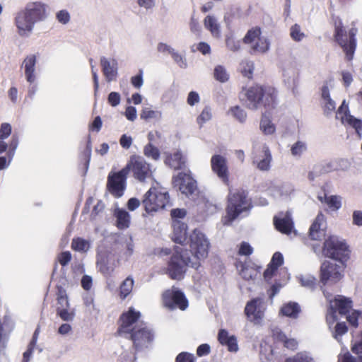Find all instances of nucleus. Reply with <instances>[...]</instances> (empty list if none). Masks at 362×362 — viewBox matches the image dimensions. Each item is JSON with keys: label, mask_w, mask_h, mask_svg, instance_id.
Segmentation results:
<instances>
[{"label": "nucleus", "mask_w": 362, "mask_h": 362, "mask_svg": "<svg viewBox=\"0 0 362 362\" xmlns=\"http://www.w3.org/2000/svg\"><path fill=\"white\" fill-rule=\"evenodd\" d=\"M252 207V199L246 190L230 191L227 196L226 214L222 218L223 224L230 226L235 220L247 216Z\"/></svg>", "instance_id": "nucleus-3"}, {"label": "nucleus", "mask_w": 362, "mask_h": 362, "mask_svg": "<svg viewBox=\"0 0 362 362\" xmlns=\"http://www.w3.org/2000/svg\"><path fill=\"white\" fill-rule=\"evenodd\" d=\"M353 224L357 226H362V211L356 210L353 212Z\"/></svg>", "instance_id": "nucleus-64"}, {"label": "nucleus", "mask_w": 362, "mask_h": 362, "mask_svg": "<svg viewBox=\"0 0 362 362\" xmlns=\"http://www.w3.org/2000/svg\"><path fill=\"white\" fill-rule=\"evenodd\" d=\"M172 185L187 197L193 194L197 189V184L189 170L180 172L172 177Z\"/></svg>", "instance_id": "nucleus-10"}, {"label": "nucleus", "mask_w": 362, "mask_h": 362, "mask_svg": "<svg viewBox=\"0 0 362 362\" xmlns=\"http://www.w3.org/2000/svg\"><path fill=\"white\" fill-rule=\"evenodd\" d=\"M160 52H168L170 54L174 61L181 68H185L187 66L185 59L181 54L175 52L174 49L171 48L166 44L160 43Z\"/></svg>", "instance_id": "nucleus-33"}, {"label": "nucleus", "mask_w": 362, "mask_h": 362, "mask_svg": "<svg viewBox=\"0 0 362 362\" xmlns=\"http://www.w3.org/2000/svg\"><path fill=\"white\" fill-rule=\"evenodd\" d=\"M120 95L117 92H111L107 98L108 103L112 106L115 107L120 103Z\"/></svg>", "instance_id": "nucleus-62"}, {"label": "nucleus", "mask_w": 362, "mask_h": 362, "mask_svg": "<svg viewBox=\"0 0 362 362\" xmlns=\"http://www.w3.org/2000/svg\"><path fill=\"white\" fill-rule=\"evenodd\" d=\"M335 107H336L335 103L332 98L325 100L323 110L326 115L331 114L333 111H334Z\"/></svg>", "instance_id": "nucleus-58"}, {"label": "nucleus", "mask_w": 362, "mask_h": 362, "mask_svg": "<svg viewBox=\"0 0 362 362\" xmlns=\"http://www.w3.org/2000/svg\"><path fill=\"white\" fill-rule=\"evenodd\" d=\"M189 247L192 257V267L197 269L201 266V261L208 257L210 243L202 232L194 229L189 235Z\"/></svg>", "instance_id": "nucleus-4"}, {"label": "nucleus", "mask_w": 362, "mask_h": 362, "mask_svg": "<svg viewBox=\"0 0 362 362\" xmlns=\"http://www.w3.org/2000/svg\"><path fill=\"white\" fill-rule=\"evenodd\" d=\"M274 225L277 230L281 233L288 235L293 227L292 220L289 217L274 218Z\"/></svg>", "instance_id": "nucleus-31"}, {"label": "nucleus", "mask_w": 362, "mask_h": 362, "mask_svg": "<svg viewBox=\"0 0 362 362\" xmlns=\"http://www.w3.org/2000/svg\"><path fill=\"white\" fill-rule=\"evenodd\" d=\"M278 268L274 266L273 264L269 263L267 268L264 272L263 276L264 279L267 281H269L272 279L275 272L277 271Z\"/></svg>", "instance_id": "nucleus-59"}, {"label": "nucleus", "mask_w": 362, "mask_h": 362, "mask_svg": "<svg viewBox=\"0 0 362 362\" xmlns=\"http://www.w3.org/2000/svg\"><path fill=\"white\" fill-rule=\"evenodd\" d=\"M100 66L103 74L108 82L116 78L117 75V63L116 60H109L106 57H102L100 58Z\"/></svg>", "instance_id": "nucleus-23"}, {"label": "nucleus", "mask_w": 362, "mask_h": 362, "mask_svg": "<svg viewBox=\"0 0 362 362\" xmlns=\"http://www.w3.org/2000/svg\"><path fill=\"white\" fill-rule=\"evenodd\" d=\"M226 45L227 48L232 52H237L240 48V41L236 40L233 35L226 36Z\"/></svg>", "instance_id": "nucleus-45"}, {"label": "nucleus", "mask_w": 362, "mask_h": 362, "mask_svg": "<svg viewBox=\"0 0 362 362\" xmlns=\"http://www.w3.org/2000/svg\"><path fill=\"white\" fill-rule=\"evenodd\" d=\"M325 217L322 212H320L311 224L308 231L309 240L318 242L317 244H310L314 252H320L321 250L320 243L323 240H325Z\"/></svg>", "instance_id": "nucleus-9"}, {"label": "nucleus", "mask_w": 362, "mask_h": 362, "mask_svg": "<svg viewBox=\"0 0 362 362\" xmlns=\"http://www.w3.org/2000/svg\"><path fill=\"white\" fill-rule=\"evenodd\" d=\"M11 133V126L8 123H3L0 127V139H7Z\"/></svg>", "instance_id": "nucleus-57"}, {"label": "nucleus", "mask_w": 362, "mask_h": 362, "mask_svg": "<svg viewBox=\"0 0 362 362\" xmlns=\"http://www.w3.org/2000/svg\"><path fill=\"white\" fill-rule=\"evenodd\" d=\"M334 40L343 49L349 60H351L356 47V35L357 29L351 28L348 33L344 30L342 21L337 18L334 20Z\"/></svg>", "instance_id": "nucleus-5"}, {"label": "nucleus", "mask_w": 362, "mask_h": 362, "mask_svg": "<svg viewBox=\"0 0 362 362\" xmlns=\"http://www.w3.org/2000/svg\"><path fill=\"white\" fill-rule=\"evenodd\" d=\"M204 24L205 28L210 31L214 37H221L220 25L214 16H207L204 18Z\"/></svg>", "instance_id": "nucleus-35"}, {"label": "nucleus", "mask_w": 362, "mask_h": 362, "mask_svg": "<svg viewBox=\"0 0 362 362\" xmlns=\"http://www.w3.org/2000/svg\"><path fill=\"white\" fill-rule=\"evenodd\" d=\"M18 137L16 135H13L11 140L8 145V156L10 159L13 158V156L15 154L16 150L18 148Z\"/></svg>", "instance_id": "nucleus-53"}, {"label": "nucleus", "mask_w": 362, "mask_h": 362, "mask_svg": "<svg viewBox=\"0 0 362 362\" xmlns=\"http://www.w3.org/2000/svg\"><path fill=\"white\" fill-rule=\"evenodd\" d=\"M262 30L259 27H254L250 29L243 38V42L251 44L257 41L251 47V53H265L269 49L270 43L267 38L261 37Z\"/></svg>", "instance_id": "nucleus-14"}, {"label": "nucleus", "mask_w": 362, "mask_h": 362, "mask_svg": "<svg viewBox=\"0 0 362 362\" xmlns=\"http://www.w3.org/2000/svg\"><path fill=\"white\" fill-rule=\"evenodd\" d=\"M253 252V248L251 247V245L247 243V242H242L238 254L240 255H244V256H249Z\"/></svg>", "instance_id": "nucleus-55"}, {"label": "nucleus", "mask_w": 362, "mask_h": 362, "mask_svg": "<svg viewBox=\"0 0 362 362\" xmlns=\"http://www.w3.org/2000/svg\"><path fill=\"white\" fill-rule=\"evenodd\" d=\"M192 263L187 252L177 247L168 261L166 274L172 279L180 280L184 278L186 267H192Z\"/></svg>", "instance_id": "nucleus-7"}, {"label": "nucleus", "mask_w": 362, "mask_h": 362, "mask_svg": "<svg viewBox=\"0 0 362 362\" xmlns=\"http://www.w3.org/2000/svg\"><path fill=\"white\" fill-rule=\"evenodd\" d=\"M196 357L189 352H181L175 358V362H195Z\"/></svg>", "instance_id": "nucleus-50"}, {"label": "nucleus", "mask_w": 362, "mask_h": 362, "mask_svg": "<svg viewBox=\"0 0 362 362\" xmlns=\"http://www.w3.org/2000/svg\"><path fill=\"white\" fill-rule=\"evenodd\" d=\"M127 170V174L132 170L134 177L140 182L145 180L151 174L149 165L144 158L139 156H132L127 165L124 167Z\"/></svg>", "instance_id": "nucleus-15"}, {"label": "nucleus", "mask_w": 362, "mask_h": 362, "mask_svg": "<svg viewBox=\"0 0 362 362\" xmlns=\"http://www.w3.org/2000/svg\"><path fill=\"white\" fill-rule=\"evenodd\" d=\"M240 100L245 106L252 110H256L260 107L272 110L276 105V90L269 86L255 84L247 88H243Z\"/></svg>", "instance_id": "nucleus-2"}, {"label": "nucleus", "mask_w": 362, "mask_h": 362, "mask_svg": "<svg viewBox=\"0 0 362 362\" xmlns=\"http://www.w3.org/2000/svg\"><path fill=\"white\" fill-rule=\"evenodd\" d=\"M48 5L40 1H30L15 17V23L21 36H29L40 22L45 21L48 16Z\"/></svg>", "instance_id": "nucleus-1"}, {"label": "nucleus", "mask_w": 362, "mask_h": 362, "mask_svg": "<svg viewBox=\"0 0 362 362\" xmlns=\"http://www.w3.org/2000/svg\"><path fill=\"white\" fill-rule=\"evenodd\" d=\"M165 163L170 168L178 170L185 168L186 160L180 151L170 153L166 156Z\"/></svg>", "instance_id": "nucleus-26"}, {"label": "nucleus", "mask_w": 362, "mask_h": 362, "mask_svg": "<svg viewBox=\"0 0 362 362\" xmlns=\"http://www.w3.org/2000/svg\"><path fill=\"white\" fill-rule=\"evenodd\" d=\"M269 263L273 264L276 267L279 268L284 263V257H283L282 254L279 252H275L273 255L272 258Z\"/></svg>", "instance_id": "nucleus-61"}, {"label": "nucleus", "mask_w": 362, "mask_h": 362, "mask_svg": "<svg viewBox=\"0 0 362 362\" xmlns=\"http://www.w3.org/2000/svg\"><path fill=\"white\" fill-rule=\"evenodd\" d=\"M127 170L122 168L118 172H110L107 177V187L115 197H121L126 189Z\"/></svg>", "instance_id": "nucleus-13"}, {"label": "nucleus", "mask_w": 362, "mask_h": 362, "mask_svg": "<svg viewBox=\"0 0 362 362\" xmlns=\"http://www.w3.org/2000/svg\"><path fill=\"white\" fill-rule=\"evenodd\" d=\"M272 155L269 148L264 146L258 155L254 158V163L260 170H268L270 168Z\"/></svg>", "instance_id": "nucleus-25"}, {"label": "nucleus", "mask_w": 362, "mask_h": 362, "mask_svg": "<svg viewBox=\"0 0 362 362\" xmlns=\"http://www.w3.org/2000/svg\"><path fill=\"white\" fill-rule=\"evenodd\" d=\"M325 257L346 262L350 257L351 250L346 240L337 236L330 235L323 243L321 247Z\"/></svg>", "instance_id": "nucleus-6"}, {"label": "nucleus", "mask_w": 362, "mask_h": 362, "mask_svg": "<svg viewBox=\"0 0 362 362\" xmlns=\"http://www.w3.org/2000/svg\"><path fill=\"white\" fill-rule=\"evenodd\" d=\"M348 332V327L346 326V322H337L334 327V337L335 339H338V337H341L342 335L346 334Z\"/></svg>", "instance_id": "nucleus-49"}, {"label": "nucleus", "mask_w": 362, "mask_h": 362, "mask_svg": "<svg viewBox=\"0 0 362 362\" xmlns=\"http://www.w3.org/2000/svg\"><path fill=\"white\" fill-rule=\"evenodd\" d=\"M212 171L226 185L229 184V170L226 158L221 155H214L211 158Z\"/></svg>", "instance_id": "nucleus-18"}, {"label": "nucleus", "mask_w": 362, "mask_h": 362, "mask_svg": "<svg viewBox=\"0 0 362 362\" xmlns=\"http://www.w3.org/2000/svg\"><path fill=\"white\" fill-rule=\"evenodd\" d=\"M300 312L301 309L298 303L291 301L282 305L279 314L292 319H296Z\"/></svg>", "instance_id": "nucleus-30"}, {"label": "nucleus", "mask_w": 362, "mask_h": 362, "mask_svg": "<svg viewBox=\"0 0 362 362\" xmlns=\"http://www.w3.org/2000/svg\"><path fill=\"white\" fill-rule=\"evenodd\" d=\"M141 313L136 311L133 307H130L127 312L123 313L119 317V326L118 334L122 337H126L137 329L141 325H145L140 321Z\"/></svg>", "instance_id": "nucleus-8"}, {"label": "nucleus", "mask_w": 362, "mask_h": 362, "mask_svg": "<svg viewBox=\"0 0 362 362\" xmlns=\"http://www.w3.org/2000/svg\"><path fill=\"white\" fill-rule=\"evenodd\" d=\"M337 117L344 125L354 128L359 139H361L362 121L350 115L349 106L344 100L337 112Z\"/></svg>", "instance_id": "nucleus-17"}, {"label": "nucleus", "mask_w": 362, "mask_h": 362, "mask_svg": "<svg viewBox=\"0 0 362 362\" xmlns=\"http://www.w3.org/2000/svg\"><path fill=\"white\" fill-rule=\"evenodd\" d=\"M211 348L208 344H202L197 349V355L199 357L207 356L210 354Z\"/></svg>", "instance_id": "nucleus-63"}, {"label": "nucleus", "mask_w": 362, "mask_h": 362, "mask_svg": "<svg viewBox=\"0 0 362 362\" xmlns=\"http://www.w3.org/2000/svg\"><path fill=\"white\" fill-rule=\"evenodd\" d=\"M229 112L231 113L233 117L240 123H244L247 119L246 112L239 105L231 107Z\"/></svg>", "instance_id": "nucleus-39"}, {"label": "nucleus", "mask_w": 362, "mask_h": 362, "mask_svg": "<svg viewBox=\"0 0 362 362\" xmlns=\"http://www.w3.org/2000/svg\"><path fill=\"white\" fill-rule=\"evenodd\" d=\"M144 153L148 158H151L155 160L158 158V149L151 143H148L145 146L144 148Z\"/></svg>", "instance_id": "nucleus-41"}, {"label": "nucleus", "mask_w": 362, "mask_h": 362, "mask_svg": "<svg viewBox=\"0 0 362 362\" xmlns=\"http://www.w3.org/2000/svg\"><path fill=\"white\" fill-rule=\"evenodd\" d=\"M360 315L361 313L359 311L354 310L346 317V320L351 325L354 327H357L358 325V320Z\"/></svg>", "instance_id": "nucleus-60"}, {"label": "nucleus", "mask_w": 362, "mask_h": 362, "mask_svg": "<svg viewBox=\"0 0 362 362\" xmlns=\"http://www.w3.org/2000/svg\"><path fill=\"white\" fill-rule=\"evenodd\" d=\"M173 204L168 192H160V209H168Z\"/></svg>", "instance_id": "nucleus-47"}, {"label": "nucleus", "mask_w": 362, "mask_h": 362, "mask_svg": "<svg viewBox=\"0 0 362 362\" xmlns=\"http://www.w3.org/2000/svg\"><path fill=\"white\" fill-rule=\"evenodd\" d=\"M271 336L276 344H282L284 347L296 350L298 348V341L293 338H288L286 334L278 327H274L271 329Z\"/></svg>", "instance_id": "nucleus-20"}, {"label": "nucleus", "mask_w": 362, "mask_h": 362, "mask_svg": "<svg viewBox=\"0 0 362 362\" xmlns=\"http://www.w3.org/2000/svg\"><path fill=\"white\" fill-rule=\"evenodd\" d=\"M134 286V280L132 277L128 276L123 281L120 285L119 296L122 299H124L131 292Z\"/></svg>", "instance_id": "nucleus-37"}, {"label": "nucleus", "mask_w": 362, "mask_h": 362, "mask_svg": "<svg viewBox=\"0 0 362 362\" xmlns=\"http://www.w3.org/2000/svg\"><path fill=\"white\" fill-rule=\"evenodd\" d=\"M71 247L78 252H86L89 248V243L83 238H77L73 240Z\"/></svg>", "instance_id": "nucleus-40"}, {"label": "nucleus", "mask_w": 362, "mask_h": 362, "mask_svg": "<svg viewBox=\"0 0 362 362\" xmlns=\"http://www.w3.org/2000/svg\"><path fill=\"white\" fill-rule=\"evenodd\" d=\"M57 314L64 321H72L74 317V313L73 312H69L68 309H59L57 310Z\"/></svg>", "instance_id": "nucleus-54"}, {"label": "nucleus", "mask_w": 362, "mask_h": 362, "mask_svg": "<svg viewBox=\"0 0 362 362\" xmlns=\"http://www.w3.org/2000/svg\"><path fill=\"white\" fill-rule=\"evenodd\" d=\"M260 271L261 267L256 265L250 261L245 262L241 264L240 274L244 279L249 281L255 279L260 273Z\"/></svg>", "instance_id": "nucleus-28"}, {"label": "nucleus", "mask_w": 362, "mask_h": 362, "mask_svg": "<svg viewBox=\"0 0 362 362\" xmlns=\"http://www.w3.org/2000/svg\"><path fill=\"white\" fill-rule=\"evenodd\" d=\"M285 362H313V358L305 353L299 352L294 356L286 358Z\"/></svg>", "instance_id": "nucleus-46"}, {"label": "nucleus", "mask_w": 362, "mask_h": 362, "mask_svg": "<svg viewBox=\"0 0 362 362\" xmlns=\"http://www.w3.org/2000/svg\"><path fill=\"white\" fill-rule=\"evenodd\" d=\"M9 318L5 316L3 322H0V354H3L6 346V334H4V327L7 325Z\"/></svg>", "instance_id": "nucleus-42"}, {"label": "nucleus", "mask_w": 362, "mask_h": 362, "mask_svg": "<svg viewBox=\"0 0 362 362\" xmlns=\"http://www.w3.org/2000/svg\"><path fill=\"white\" fill-rule=\"evenodd\" d=\"M317 198L322 203H325L332 211H337L341 207V197L339 195L325 194L324 197L318 196Z\"/></svg>", "instance_id": "nucleus-32"}, {"label": "nucleus", "mask_w": 362, "mask_h": 362, "mask_svg": "<svg viewBox=\"0 0 362 362\" xmlns=\"http://www.w3.org/2000/svg\"><path fill=\"white\" fill-rule=\"evenodd\" d=\"M124 337L130 339L135 349L140 351L149 347L154 339V334L150 327L145 324L141 325L137 329Z\"/></svg>", "instance_id": "nucleus-11"}, {"label": "nucleus", "mask_w": 362, "mask_h": 362, "mask_svg": "<svg viewBox=\"0 0 362 362\" xmlns=\"http://www.w3.org/2000/svg\"><path fill=\"white\" fill-rule=\"evenodd\" d=\"M142 204L146 214L154 216L158 210V190L152 187L144 194Z\"/></svg>", "instance_id": "nucleus-19"}, {"label": "nucleus", "mask_w": 362, "mask_h": 362, "mask_svg": "<svg viewBox=\"0 0 362 362\" xmlns=\"http://www.w3.org/2000/svg\"><path fill=\"white\" fill-rule=\"evenodd\" d=\"M260 129L265 134H272L275 132V126L272 122L269 116L266 114H263L261 118Z\"/></svg>", "instance_id": "nucleus-36"}, {"label": "nucleus", "mask_w": 362, "mask_h": 362, "mask_svg": "<svg viewBox=\"0 0 362 362\" xmlns=\"http://www.w3.org/2000/svg\"><path fill=\"white\" fill-rule=\"evenodd\" d=\"M314 168V171H310L308 173V178L310 181H314L316 177L320 176L325 173V168L322 165H316Z\"/></svg>", "instance_id": "nucleus-56"}, {"label": "nucleus", "mask_w": 362, "mask_h": 362, "mask_svg": "<svg viewBox=\"0 0 362 362\" xmlns=\"http://www.w3.org/2000/svg\"><path fill=\"white\" fill-rule=\"evenodd\" d=\"M211 110L208 106L205 107L202 111L201 114L197 118V124L202 127L205 122L211 119Z\"/></svg>", "instance_id": "nucleus-43"}, {"label": "nucleus", "mask_w": 362, "mask_h": 362, "mask_svg": "<svg viewBox=\"0 0 362 362\" xmlns=\"http://www.w3.org/2000/svg\"><path fill=\"white\" fill-rule=\"evenodd\" d=\"M333 303L331 305L332 309H334V312L338 311L340 315L348 314L352 307V301L349 298L341 296L335 297Z\"/></svg>", "instance_id": "nucleus-29"}, {"label": "nucleus", "mask_w": 362, "mask_h": 362, "mask_svg": "<svg viewBox=\"0 0 362 362\" xmlns=\"http://www.w3.org/2000/svg\"><path fill=\"white\" fill-rule=\"evenodd\" d=\"M262 299L256 298L247 302L245 308V313L251 321L259 322L263 317V313L259 309Z\"/></svg>", "instance_id": "nucleus-21"}, {"label": "nucleus", "mask_w": 362, "mask_h": 362, "mask_svg": "<svg viewBox=\"0 0 362 362\" xmlns=\"http://www.w3.org/2000/svg\"><path fill=\"white\" fill-rule=\"evenodd\" d=\"M214 78L221 82L225 83L229 80V74L227 73L226 69L222 65H217L214 71Z\"/></svg>", "instance_id": "nucleus-38"}, {"label": "nucleus", "mask_w": 362, "mask_h": 362, "mask_svg": "<svg viewBox=\"0 0 362 362\" xmlns=\"http://www.w3.org/2000/svg\"><path fill=\"white\" fill-rule=\"evenodd\" d=\"M254 71V63L250 61H246L243 63L242 74L243 76L251 78Z\"/></svg>", "instance_id": "nucleus-52"}, {"label": "nucleus", "mask_w": 362, "mask_h": 362, "mask_svg": "<svg viewBox=\"0 0 362 362\" xmlns=\"http://www.w3.org/2000/svg\"><path fill=\"white\" fill-rule=\"evenodd\" d=\"M115 216L117 218V226L119 229H124L129 227L130 223L129 214L121 209H117L115 211Z\"/></svg>", "instance_id": "nucleus-34"}, {"label": "nucleus", "mask_w": 362, "mask_h": 362, "mask_svg": "<svg viewBox=\"0 0 362 362\" xmlns=\"http://www.w3.org/2000/svg\"><path fill=\"white\" fill-rule=\"evenodd\" d=\"M56 18L61 24L66 25L70 21L71 16L68 11L63 9L56 13Z\"/></svg>", "instance_id": "nucleus-51"}, {"label": "nucleus", "mask_w": 362, "mask_h": 362, "mask_svg": "<svg viewBox=\"0 0 362 362\" xmlns=\"http://www.w3.org/2000/svg\"><path fill=\"white\" fill-rule=\"evenodd\" d=\"M173 240L175 243H179L180 245H184L187 241V226L186 223L179 221L174 220L173 221Z\"/></svg>", "instance_id": "nucleus-24"}, {"label": "nucleus", "mask_w": 362, "mask_h": 362, "mask_svg": "<svg viewBox=\"0 0 362 362\" xmlns=\"http://www.w3.org/2000/svg\"><path fill=\"white\" fill-rule=\"evenodd\" d=\"M290 35L296 42H300L305 37V34L301 31L300 26L296 23L291 26Z\"/></svg>", "instance_id": "nucleus-44"}, {"label": "nucleus", "mask_w": 362, "mask_h": 362, "mask_svg": "<svg viewBox=\"0 0 362 362\" xmlns=\"http://www.w3.org/2000/svg\"><path fill=\"white\" fill-rule=\"evenodd\" d=\"M343 277L340 266L329 261H325L320 267V279L324 284H336Z\"/></svg>", "instance_id": "nucleus-16"}, {"label": "nucleus", "mask_w": 362, "mask_h": 362, "mask_svg": "<svg viewBox=\"0 0 362 362\" xmlns=\"http://www.w3.org/2000/svg\"><path fill=\"white\" fill-rule=\"evenodd\" d=\"M306 149L307 147L305 143L298 141L292 146L291 151L293 156H300L305 151H306Z\"/></svg>", "instance_id": "nucleus-48"}, {"label": "nucleus", "mask_w": 362, "mask_h": 362, "mask_svg": "<svg viewBox=\"0 0 362 362\" xmlns=\"http://www.w3.org/2000/svg\"><path fill=\"white\" fill-rule=\"evenodd\" d=\"M37 62L36 56L35 54L28 55L23 61L21 68H24L25 76L26 81L33 83L36 80L35 65Z\"/></svg>", "instance_id": "nucleus-22"}, {"label": "nucleus", "mask_w": 362, "mask_h": 362, "mask_svg": "<svg viewBox=\"0 0 362 362\" xmlns=\"http://www.w3.org/2000/svg\"><path fill=\"white\" fill-rule=\"evenodd\" d=\"M218 341L221 345L226 346L229 351L235 352L238 349L236 337L234 335L229 336L228 331L224 329L218 331Z\"/></svg>", "instance_id": "nucleus-27"}, {"label": "nucleus", "mask_w": 362, "mask_h": 362, "mask_svg": "<svg viewBox=\"0 0 362 362\" xmlns=\"http://www.w3.org/2000/svg\"><path fill=\"white\" fill-rule=\"evenodd\" d=\"M163 306L169 310L180 309L185 310L188 307V300L183 292L173 288L164 291L162 294Z\"/></svg>", "instance_id": "nucleus-12"}]
</instances>
